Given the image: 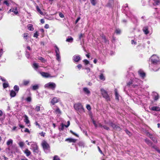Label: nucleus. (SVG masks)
<instances>
[{"label":"nucleus","instance_id":"nucleus-11","mask_svg":"<svg viewBox=\"0 0 160 160\" xmlns=\"http://www.w3.org/2000/svg\"><path fill=\"white\" fill-rule=\"evenodd\" d=\"M41 74L42 76L46 78H48L50 77V75L47 72H41Z\"/></svg>","mask_w":160,"mask_h":160},{"label":"nucleus","instance_id":"nucleus-29","mask_svg":"<svg viewBox=\"0 0 160 160\" xmlns=\"http://www.w3.org/2000/svg\"><path fill=\"white\" fill-rule=\"evenodd\" d=\"M158 93H156V94L154 95V99L155 101H157L158 99Z\"/></svg>","mask_w":160,"mask_h":160},{"label":"nucleus","instance_id":"nucleus-21","mask_svg":"<svg viewBox=\"0 0 160 160\" xmlns=\"http://www.w3.org/2000/svg\"><path fill=\"white\" fill-rule=\"evenodd\" d=\"M10 95L12 97H14L16 95V93L14 91L12 90L10 92Z\"/></svg>","mask_w":160,"mask_h":160},{"label":"nucleus","instance_id":"nucleus-47","mask_svg":"<svg viewBox=\"0 0 160 160\" xmlns=\"http://www.w3.org/2000/svg\"><path fill=\"white\" fill-rule=\"evenodd\" d=\"M59 15L60 17L61 18H63L64 17V14L61 12H59Z\"/></svg>","mask_w":160,"mask_h":160},{"label":"nucleus","instance_id":"nucleus-63","mask_svg":"<svg viewBox=\"0 0 160 160\" xmlns=\"http://www.w3.org/2000/svg\"><path fill=\"white\" fill-rule=\"evenodd\" d=\"M131 43L132 44L136 45L137 43L134 40H131Z\"/></svg>","mask_w":160,"mask_h":160},{"label":"nucleus","instance_id":"nucleus-16","mask_svg":"<svg viewBox=\"0 0 160 160\" xmlns=\"http://www.w3.org/2000/svg\"><path fill=\"white\" fill-rule=\"evenodd\" d=\"M151 110L152 111H160V108L157 106H153L151 108Z\"/></svg>","mask_w":160,"mask_h":160},{"label":"nucleus","instance_id":"nucleus-35","mask_svg":"<svg viewBox=\"0 0 160 160\" xmlns=\"http://www.w3.org/2000/svg\"><path fill=\"white\" fill-rule=\"evenodd\" d=\"M28 34L27 33H24L23 34V37L24 39H27V37L28 36Z\"/></svg>","mask_w":160,"mask_h":160},{"label":"nucleus","instance_id":"nucleus-9","mask_svg":"<svg viewBox=\"0 0 160 160\" xmlns=\"http://www.w3.org/2000/svg\"><path fill=\"white\" fill-rule=\"evenodd\" d=\"M81 59L79 55H74L73 57V60L75 62H78Z\"/></svg>","mask_w":160,"mask_h":160},{"label":"nucleus","instance_id":"nucleus-60","mask_svg":"<svg viewBox=\"0 0 160 160\" xmlns=\"http://www.w3.org/2000/svg\"><path fill=\"white\" fill-rule=\"evenodd\" d=\"M125 131L126 132L128 135H130L131 134V132H130V131H129L127 129H126L125 130Z\"/></svg>","mask_w":160,"mask_h":160},{"label":"nucleus","instance_id":"nucleus-38","mask_svg":"<svg viewBox=\"0 0 160 160\" xmlns=\"http://www.w3.org/2000/svg\"><path fill=\"white\" fill-rule=\"evenodd\" d=\"M24 144V143L22 142H20L19 143V145L21 148L23 147Z\"/></svg>","mask_w":160,"mask_h":160},{"label":"nucleus","instance_id":"nucleus-32","mask_svg":"<svg viewBox=\"0 0 160 160\" xmlns=\"http://www.w3.org/2000/svg\"><path fill=\"white\" fill-rule=\"evenodd\" d=\"M90 1L91 3L93 6H95L97 3L96 0H90Z\"/></svg>","mask_w":160,"mask_h":160},{"label":"nucleus","instance_id":"nucleus-30","mask_svg":"<svg viewBox=\"0 0 160 160\" xmlns=\"http://www.w3.org/2000/svg\"><path fill=\"white\" fill-rule=\"evenodd\" d=\"M14 89L15 91L18 92L19 90V88L18 86L16 85L14 87Z\"/></svg>","mask_w":160,"mask_h":160},{"label":"nucleus","instance_id":"nucleus-58","mask_svg":"<svg viewBox=\"0 0 160 160\" xmlns=\"http://www.w3.org/2000/svg\"><path fill=\"white\" fill-rule=\"evenodd\" d=\"M147 135L150 138V137H153L151 133H150L149 132L147 133Z\"/></svg>","mask_w":160,"mask_h":160},{"label":"nucleus","instance_id":"nucleus-62","mask_svg":"<svg viewBox=\"0 0 160 160\" xmlns=\"http://www.w3.org/2000/svg\"><path fill=\"white\" fill-rule=\"evenodd\" d=\"M25 132H27L30 133V131L28 128H26L24 131Z\"/></svg>","mask_w":160,"mask_h":160},{"label":"nucleus","instance_id":"nucleus-24","mask_svg":"<svg viewBox=\"0 0 160 160\" xmlns=\"http://www.w3.org/2000/svg\"><path fill=\"white\" fill-rule=\"evenodd\" d=\"M38 59L41 60V62L43 63H45L47 61L46 60L42 57H39L38 58Z\"/></svg>","mask_w":160,"mask_h":160},{"label":"nucleus","instance_id":"nucleus-28","mask_svg":"<svg viewBox=\"0 0 160 160\" xmlns=\"http://www.w3.org/2000/svg\"><path fill=\"white\" fill-rule=\"evenodd\" d=\"M33 67L35 69H37L39 67L38 64L36 63H33Z\"/></svg>","mask_w":160,"mask_h":160},{"label":"nucleus","instance_id":"nucleus-40","mask_svg":"<svg viewBox=\"0 0 160 160\" xmlns=\"http://www.w3.org/2000/svg\"><path fill=\"white\" fill-rule=\"evenodd\" d=\"M61 128H59V130L60 131V130H62V131L64 129V125L63 123H62L61 124Z\"/></svg>","mask_w":160,"mask_h":160},{"label":"nucleus","instance_id":"nucleus-12","mask_svg":"<svg viewBox=\"0 0 160 160\" xmlns=\"http://www.w3.org/2000/svg\"><path fill=\"white\" fill-rule=\"evenodd\" d=\"M142 31L144 32V33L147 35L149 33L148 31V26H146L142 28Z\"/></svg>","mask_w":160,"mask_h":160},{"label":"nucleus","instance_id":"nucleus-39","mask_svg":"<svg viewBox=\"0 0 160 160\" xmlns=\"http://www.w3.org/2000/svg\"><path fill=\"white\" fill-rule=\"evenodd\" d=\"M99 78L101 80H105V78H104V76H103V74L101 73L100 75L99 76Z\"/></svg>","mask_w":160,"mask_h":160},{"label":"nucleus","instance_id":"nucleus-10","mask_svg":"<svg viewBox=\"0 0 160 160\" xmlns=\"http://www.w3.org/2000/svg\"><path fill=\"white\" fill-rule=\"evenodd\" d=\"M65 141L68 142L69 143H75L77 141V139H73L72 138H66L65 139Z\"/></svg>","mask_w":160,"mask_h":160},{"label":"nucleus","instance_id":"nucleus-46","mask_svg":"<svg viewBox=\"0 0 160 160\" xmlns=\"http://www.w3.org/2000/svg\"><path fill=\"white\" fill-rule=\"evenodd\" d=\"M12 140H8L7 142V144L8 145H9L11 144H12Z\"/></svg>","mask_w":160,"mask_h":160},{"label":"nucleus","instance_id":"nucleus-37","mask_svg":"<svg viewBox=\"0 0 160 160\" xmlns=\"http://www.w3.org/2000/svg\"><path fill=\"white\" fill-rule=\"evenodd\" d=\"M70 132L72 133L73 135H74V136H75L77 137H79V136L77 134V133H76L74 132H73V131L72 130H70Z\"/></svg>","mask_w":160,"mask_h":160},{"label":"nucleus","instance_id":"nucleus-52","mask_svg":"<svg viewBox=\"0 0 160 160\" xmlns=\"http://www.w3.org/2000/svg\"><path fill=\"white\" fill-rule=\"evenodd\" d=\"M26 100L27 102H30L31 101L32 99L31 97H29L26 98Z\"/></svg>","mask_w":160,"mask_h":160},{"label":"nucleus","instance_id":"nucleus-26","mask_svg":"<svg viewBox=\"0 0 160 160\" xmlns=\"http://www.w3.org/2000/svg\"><path fill=\"white\" fill-rule=\"evenodd\" d=\"M38 88L39 86L38 85H36L32 86V89L33 90H35L38 89Z\"/></svg>","mask_w":160,"mask_h":160},{"label":"nucleus","instance_id":"nucleus-3","mask_svg":"<svg viewBox=\"0 0 160 160\" xmlns=\"http://www.w3.org/2000/svg\"><path fill=\"white\" fill-rule=\"evenodd\" d=\"M100 91L103 97L107 101H110V97L108 95L107 92L103 88L101 89Z\"/></svg>","mask_w":160,"mask_h":160},{"label":"nucleus","instance_id":"nucleus-41","mask_svg":"<svg viewBox=\"0 0 160 160\" xmlns=\"http://www.w3.org/2000/svg\"><path fill=\"white\" fill-rule=\"evenodd\" d=\"M53 160H60V158L57 155H55L54 157Z\"/></svg>","mask_w":160,"mask_h":160},{"label":"nucleus","instance_id":"nucleus-61","mask_svg":"<svg viewBox=\"0 0 160 160\" xmlns=\"http://www.w3.org/2000/svg\"><path fill=\"white\" fill-rule=\"evenodd\" d=\"M98 150L99 152H100V153L102 154H103V153L102 151L101 150L100 147L99 146H98Z\"/></svg>","mask_w":160,"mask_h":160},{"label":"nucleus","instance_id":"nucleus-49","mask_svg":"<svg viewBox=\"0 0 160 160\" xmlns=\"http://www.w3.org/2000/svg\"><path fill=\"white\" fill-rule=\"evenodd\" d=\"M3 3L5 4L8 7L9 6V4L8 2V1L6 0L3 2Z\"/></svg>","mask_w":160,"mask_h":160},{"label":"nucleus","instance_id":"nucleus-15","mask_svg":"<svg viewBox=\"0 0 160 160\" xmlns=\"http://www.w3.org/2000/svg\"><path fill=\"white\" fill-rule=\"evenodd\" d=\"M24 117L25 118L24 119V122L26 124H28L30 123V121L28 119V117L26 114H24Z\"/></svg>","mask_w":160,"mask_h":160},{"label":"nucleus","instance_id":"nucleus-44","mask_svg":"<svg viewBox=\"0 0 160 160\" xmlns=\"http://www.w3.org/2000/svg\"><path fill=\"white\" fill-rule=\"evenodd\" d=\"M103 128L104 129L107 130H109L110 129L109 127L105 125H103Z\"/></svg>","mask_w":160,"mask_h":160},{"label":"nucleus","instance_id":"nucleus-7","mask_svg":"<svg viewBox=\"0 0 160 160\" xmlns=\"http://www.w3.org/2000/svg\"><path fill=\"white\" fill-rule=\"evenodd\" d=\"M33 152L35 153H38V147L37 145L33 144L32 145Z\"/></svg>","mask_w":160,"mask_h":160},{"label":"nucleus","instance_id":"nucleus-59","mask_svg":"<svg viewBox=\"0 0 160 160\" xmlns=\"http://www.w3.org/2000/svg\"><path fill=\"white\" fill-rule=\"evenodd\" d=\"M35 124L36 125L38 126V128H41V126L37 122H35Z\"/></svg>","mask_w":160,"mask_h":160},{"label":"nucleus","instance_id":"nucleus-43","mask_svg":"<svg viewBox=\"0 0 160 160\" xmlns=\"http://www.w3.org/2000/svg\"><path fill=\"white\" fill-rule=\"evenodd\" d=\"M35 110L37 112H39L40 110V106H37L35 108Z\"/></svg>","mask_w":160,"mask_h":160},{"label":"nucleus","instance_id":"nucleus-31","mask_svg":"<svg viewBox=\"0 0 160 160\" xmlns=\"http://www.w3.org/2000/svg\"><path fill=\"white\" fill-rule=\"evenodd\" d=\"M29 83V81L28 80H24L23 81V85L24 86H27Z\"/></svg>","mask_w":160,"mask_h":160},{"label":"nucleus","instance_id":"nucleus-23","mask_svg":"<svg viewBox=\"0 0 160 160\" xmlns=\"http://www.w3.org/2000/svg\"><path fill=\"white\" fill-rule=\"evenodd\" d=\"M73 39L71 37H69L66 40V41L68 42H72L73 41Z\"/></svg>","mask_w":160,"mask_h":160},{"label":"nucleus","instance_id":"nucleus-55","mask_svg":"<svg viewBox=\"0 0 160 160\" xmlns=\"http://www.w3.org/2000/svg\"><path fill=\"white\" fill-rule=\"evenodd\" d=\"M55 112H57L58 113H60L61 112L60 109L58 108L56 109V110H55Z\"/></svg>","mask_w":160,"mask_h":160},{"label":"nucleus","instance_id":"nucleus-34","mask_svg":"<svg viewBox=\"0 0 160 160\" xmlns=\"http://www.w3.org/2000/svg\"><path fill=\"white\" fill-rule=\"evenodd\" d=\"M9 86V84L8 83H3V87L4 88H7Z\"/></svg>","mask_w":160,"mask_h":160},{"label":"nucleus","instance_id":"nucleus-51","mask_svg":"<svg viewBox=\"0 0 160 160\" xmlns=\"http://www.w3.org/2000/svg\"><path fill=\"white\" fill-rule=\"evenodd\" d=\"M151 147H152V148L156 150L158 152H160V150H158L157 149V147L155 145H153L152 144V146H151Z\"/></svg>","mask_w":160,"mask_h":160},{"label":"nucleus","instance_id":"nucleus-42","mask_svg":"<svg viewBox=\"0 0 160 160\" xmlns=\"http://www.w3.org/2000/svg\"><path fill=\"white\" fill-rule=\"evenodd\" d=\"M150 138L155 143H157V140L156 139V138L153 137H150Z\"/></svg>","mask_w":160,"mask_h":160},{"label":"nucleus","instance_id":"nucleus-54","mask_svg":"<svg viewBox=\"0 0 160 160\" xmlns=\"http://www.w3.org/2000/svg\"><path fill=\"white\" fill-rule=\"evenodd\" d=\"M38 35V32L36 31L35 33H34V35H33V37L37 38Z\"/></svg>","mask_w":160,"mask_h":160},{"label":"nucleus","instance_id":"nucleus-45","mask_svg":"<svg viewBox=\"0 0 160 160\" xmlns=\"http://www.w3.org/2000/svg\"><path fill=\"white\" fill-rule=\"evenodd\" d=\"M83 62L84 63V64L85 65H87L89 64V61L87 59H84L83 61Z\"/></svg>","mask_w":160,"mask_h":160},{"label":"nucleus","instance_id":"nucleus-33","mask_svg":"<svg viewBox=\"0 0 160 160\" xmlns=\"http://www.w3.org/2000/svg\"><path fill=\"white\" fill-rule=\"evenodd\" d=\"M115 32L117 34H119L121 33V30L119 28L116 29L115 30Z\"/></svg>","mask_w":160,"mask_h":160},{"label":"nucleus","instance_id":"nucleus-2","mask_svg":"<svg viewBox=\"0 0 160 160\" xmlns=\"http://www.w3.org/2000/svg\"><path fill=\"white\" fill-rule=\"evenodd\" d=\"M74 108L76 110L79 112L80 113H83L85 112L83 106L80 103L75 104L74 105Z\"/></svg>","mask_w":160,"mask_h":160},{"label":"nucleus","instance_id":"nucleus-22","mask_svg":"<svg viewBox=\"0 0 160 160\" xmlns=\"http://www.w3.org/2000/svg\"><path fill=\"white\" fill-rule=\"evenodd\" d=\"M36 9H37V11L40 14H41L42 15H43V12L41 11V10H40V9L39 7L38 6H37L36 7Z\"/></svg>","mask_w":160,"mask_h":160},{"label":"nucleus","instance_id":"nucleus-50","mask_svg":"<svg viewBox=\"0 0 160 160\" xmlns=\"http://www.w3.org/2000/svg\"><path fill=\"white\" fill-rule=\"evenodd\" d=\"M84 36V34L81 33L79 35V39L80 40H81V38L83 37Z\"/></svg>","mask_w":160,"mask_h":160},{"label":"nucleus","instance_id":"nucleus-13","mask_svg":"<svg viewBox=\"0 0 160 160\" xmlns=\"http://www.w3.org/2000/svg\"><path fill=\"white\" fill-rule=\"evenodd\" d=\"M58 100L57 97H55L53 98L51 101V103L53 105H54L55 103L58 102Z\"/></svg>","mask_w":160,"mask_h":160},{"label":"nucleus","instance_id":"nucleus-17","mask_svg":"<svg viewBox=\"0 0 160 160\" xmlns=\"http://www.w3.org/2000/svg\"><path fill=\"white\" fill-rule=\"evenodd\" d=\"M24 152L27 157L29 156L31 153V152L28 149H26Z\"/></svg>","mask_w":160,"mask_h":160},{"label":"nucleus","instance_id":"nucleus-25","mask_svg":"<svg viewBox=\"0 0 160 160\" xmlns=\"http://www.w3.org/2000/svg\"><path fill=\"white\" fill-rule=\"evenodd\" d=\"M115 99L117 100L118 101L119 100V95L118 93V92L117 91V90L116 89L115 90Z\"/></svg>","mask_w":160,"mask_h":160},{"label":"nucleus","instance_id":"nucleus-14","mask_svg":"<svg viewBox=\"0 0 160 160\" xmlns=\"http://www.w3.org/2000/svg\"><path fill=\"white\" fill-rule=\"evenodd\" d=\"M144 141L149 146H152V142L150 141L149 140L145 139L144 140Z\"/></svg>","mask_w":160,"mask_h":160},{"label":"nucleus","instance_id":"nucleus-6","mask_svg":"<svg viewBox=\"0 0 160 160\" xmlns=\"http://www.w3.org/2000/svg\"><path fill=\"white\" fill-rule=\"evenodd\" d=\"M45 86L46 87L51 88L53 90H54L56 87V85L55 83L51 82L48 83L45 85Z\"/></svg>","mask_w":160,"mask_h":160},{"label":"nucleus","instance_id":"nucleus-8","mask_svg":"<svg viewBox=\"0 0 160 160\" xmlns=\"http://www.w3.org/2000/svg\"><path fill=\"white\" fill-rule=\"evenodd\" d=\"M140 76L143 78H144L146 76V73L142 70H140L138 72Z\"/></svg>","mask_w":160,"mask_h":160},{"label":"nucleus","instance_id":"nucleus-48","mask_svg":"<svg viewBox=\"0 0 160 160\" xmlns=\"http://www.w3.org/2000/svg\"><path fill=\"white\" fill-rule=\"evenodd\" d=\"M86 108L89 111H90L91 110V107L90 106L89 104H87L86 106Z\"/></svg>","mask_w":160,"mask_h":160},{"label":"nucleus","instance_id":"nucleus-5","mask_svg":"<svg viewBox=\"0 0 160 160\" xmlns=\"http://www.w3.org/2000/svg\"><path fill=\"white\" fill-rule=\"evenodd\" d=\"M110 126L112 127L113 129H117L119 131H122V129L118 125H116L112 122L110 121L109 122Z\"/></svg>","mask_w":160,"mask_h":160},{"label":"nucleus","instance_id":"nucleus-36","mask_svg":"<svg viewBox=\"0 0 160 160\" xmlns=\"http://www.w3.org/2000/svg\"><path fill=\"white\" fill-rule=\"evenodd\" d=\"M55 47L56 48V49L55 50V52L56 53H60L59 48L57 46H55Z\"/></svg>","mask_w":160,"mask_h":160},{"label":"nucleus","instance_id":"nucleus-18","mask_svg":"<svg viewBox=\"0 0 160 160\" xmlns=\"http://www.w3.org/2000/svg\"><path fill=\"white\" fill-rule=\"evenodd\" d=\"M84 92L87 94H90V92L87 88H84L83 89Z\"/></svg>","mask_w":160,"mask_h":160},{"label":"nucleus","instance_id":"nucleus-57","mask_svg":"<svg viewBox=\"0 0 160 160\" xmlns=\"http://www.w3.org/2000/svg\"><path fill=\"white\" fill-rule=\"evenodd\" d=\"M77 67L79 70H80L82 68V66L81 64H79L77 66Z\"/></svg>","mask_w":160,"mask_h":160},{"label":"nucleus","instance_id":"nucleus-53","mask_svg":"<svg viewBox=\"0 0 160 160\" xmlns=\"http://www.w3.org/2000/svg\"><path fill=\"white\" fill-rule=\"evenodd\" d=\"M60 53H56V56L57 58V59L59 60L60 59V56L59 55Z\"/></svg>","mask_w":160,"mask_h":160},{"label":"nucleus","instance_id":"nucleus-19","mask_svg":"<svg viewBox=\"0 0 160 160\" xmlns=\"http://www.w3.org/2000/svg\"><path fill=\"white\" fill-rule=\"evenodd\" d=\"M28 29L30 31H33L34 28H33V25L32 24H29L27 26Z\"/></svg>","mask_w":160,"mask_h":160},{"label":"nucleus","instance_id":"nucleus-4","mask_svg":"<svg viewBox=\"0 0 160 160\" xmlns=\"http://www.w3.org/2000/svg\"><path fill=\"white\" fill-rule=\"evenodd\" d=\"M41 146L44 150H50V147L49 144L45 140L42 141L41 143Z\"/></svg>","mask_w":160,"mask_h":160},{"label":"nucleus","instance_id":"nucleus-27","mask_svg":"<svg viewBox=\"0 0 160 160\" xmlns=\"http://www.w3.org/2000/svg\"><path fill=\"white\" fill-rule=\"evenodd\" d=\"M12 12H13L15 14H17L18 13V9L17 8H13L12 9Z\"/></svg>","mask_w":160,"mask_h":160},{"label":"nucleus","instance_id":"nucleus-1","mask_svg":"<svg viewBox=\"0 0 160 160\" xmlns=\"http://www.w3.org/2000/svg\"><path fill=\"white\" fill-rule=\"evenodd\" d=\"M150 59L152 64L153 68L152 70L154 72L158 71L160 68V58L156 55H152Z\"/></svg>","mask_w":160,"mask_h":160},{"label":"nucleus","instance_id":"nucleus-20","mask_svg":"<svg viewBox=\"0 0 160 160\" xmlns=\"http://www.w3.org/2000/svg\"><path fill=\"white\" fill-rule=\"evenodd\" d=\"M154 3H153L154 6H157L160 4V0H154Z\"/></svg>","mask_w":160,"mask_h":160},{"label":"nucleus","instance_id":"nucleus-64","mask_svg":"<svg viewBox=\"0 0 160 160\" xmlns=\"http://www.w3.org/2000/svg\"><path fill=\"white\" fill-rule=\"evenodd\" d=\"M45 133V132H41L40 134L41 135V136H42L43 137H44Z\"/></svg>","mask_w":160,"mask_h":160},{"label":"nucleus","instance_id":"nucleus-56","mask_svg":"<svg viewBox=\"0 0 160 160\" xmlns=\"http://www.w3.org/2000/svg\"><path fill=\"white\" fill-rule=\"evenodd\" d=\"M133 82V81L132 80H131L127 83V85L129 86H130L131 84H132Z\"/></svg>","mask_w":160,"mask_h":160}]
</instances>
